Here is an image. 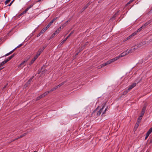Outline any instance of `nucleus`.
Returning a JSON list of instances; mask_svg holds the SVG:
<instances>
[{
  "mask_svg": "<svg viewBox=\"0 0 152 152\" xmlns=\"http://www.w3.org/2000/svg\"><path fill=\"white\" fill-rule=\"evenodd\" d=\"M1 66H1V65L0 64V70H1V69H3V68L1 67Z\"/></svg>",
  "mask_w": 152,
  "mask_h": 152,
  "instance_id": "bf43d9fd",
  "label": "nucleus"
},
{
  "mask_svg": "<svg viewBox=\"0 0 152 152\" xmlns=\"http://www.w3.org/2000/svg\"><path fill=\"white\" fill-rule=\"evenodd\" d=\"M119 59V57H118V56L115 57L114 58L110 60L111 63L114 62L115 61L118 60Z\"/></svg>",
  "mask_w": 152,
  "mask_h": 152,
  "instance_id": "9d476101",
  "label": "nucleus"
},
{
  "mask_svg": "<svg viewBox=\"0 0 152 152\" xmlns=\"http://www.w3.org/2000/svg\"><path fill=\"white\" fill-rule=\"evenodd\" d=\"M40 99H39V97L38 96V97H37L36 99V101H38Z\"/></svg>",
  "mask_w": 152,
  "mask_h": 152,
  "instance_id": "603ef678",
  "label": "nucleus"
},
{
  "mask_svg": "<svg viewBox=\"0 0 152 152\" xmlns=\"http://www.w3.org/2000/svg\"><path fill=\"white\" fill-rule=\"evenodd\" d=\"M34 152H37L36 151H34Z\"/></svg>",
  "mask_w": 152,
  "mask_h": 152,
  "instance_id": "e2e57ef3",
  "label": "nucleus"
},
{
  "mask_svg": "<svg viewBox=\"0 0 152 152\" xmlns=\"http://www.w3.org/2000/svg\"><path fill=\"white\" fill-rule=\"evenodd\" d=\"M38 58V57L36 55L33 58L35 60L36 59H37Z\"/></svg>",
  "mask_w": 152,
  "mask_h": 152,
  "instance_id": "ea45409f",
  "label": "nucleus"
},
{
  "mask_svg": "<svg viewBox=\"0 0 152 152\" xmlns=\"http://www.w3.org/2000/svg\"><path fill=\"white\" fill-rule=\"evenodd\" d=\"M15 54H16L15 53L13 54L11 56L7 59H6L8 61L10 60H11L13 57L15 55Z\"/></svg>",
  "mask_w": 152,
  "mask_h": 152,
  "instance_id": "dca6fc26",
  "label": "nucleus"
},
{
  "mask_svg": "<svg viewBox=\"0 0 152 152\" xmlns=\"http://www.w3.org/2000/svg\"><path fill=\"white\" fill-rule=\"evenodd\" d=\"M11 0H7L5 1V4H7Z\"/></svg>",
  "mask_w": 152,
  "mask_h": 152,
  "instance_id": "473e14b6",
  "label": "nucleus"
},
{
  "mask_svg": "<svg viewBox=\"0 0 152 152\" xmlns=\"http://www.w3.org/2000/svg\"><path fill=\"white\" fill-rule=\"evenodd\" d=\"M26 133H25L21 135L20 137L12 140V141H11V142H12V141H14L15 140H17L20 138H22V137L25 136L26 135Z\"/></svg>",
  "mask_w": 152,
  "mask_h": 152,
  "instance_id": "f8f14e48",
  "label": "nucleus"
},
{
  "mask_svg": "<svg viewBox=\"0 0 152 152\" xmlns=\"http://www.w3.org/2000/svg\"><path fill=\"white\" fill-rule=\"evenodd\" d=\"M146 108V107L145 106H144L142 108V109L141 113V115H140V116H141V117H142L143 116L145 111Z\"/></svg>",
  "mask_w": 152,
  "mask_h": 152,
  "instance_id": "423d86ee",
  "label": "nucleus"
},
{
  "mask_svg": "<svg viewBox=\"0 0 152 152\" xmlns=\"http://www.w3.org/2000/svg\"><path fill=\"white\" fill-rule=\"evenodd\" d=\"M131 37L130 36H129V37H127L126 38V40H128Z\"/></svg>",
  "mask_w": 152,
  "mask_h": 152,
  "instance_id": "5fc2aeb1",
  "label": "nucleus"
},
{
  "mask_svg": "<svg viewBox=\"0 0 152 152\" xmlns=\"http://www.w3.org/2000/svg\"><path fill=\"white\" fill-rule=\"evenodd\" d=\"M137 32V31H136V32H135L134 33H133L131 36H130L131 37L132 36H134L135 35H136Z\"/></svg>",
  "mask_w": 152,
  "mask_h": 152,
  "instance_id": "7c9ffc66",
  "label": "nucleus"
},
{
  "mask_svg": "<svg viewBox=\"0 0 152 152\" xmlns=\"http://www.w3.org/2000/svg\"><path fill=\"white\" fill-rule=\"evenodd\" d=\"M28 59H26L23 62L21 63L20 64H19L18 66V68L20 67H21L22 68L24 66H25V65H24V64L28 61Z\"/></svg>",
  "mask_w": 152,
  "mask_h": 152,
  "instance_id": "20e7f679",
  "label": "nucleus"
},
{
  "mask_svg": "<svg viewBox=\"0 0 152 152\" xmlns=\"http://www.w3.org/2000/svg\"><path fill=\"white\" fill-rule=\"evenodd\" d=\"M129 53H128V51H127V50H126V51H124L121 53L118 56V57H119V58L121 57H124L126 55L128 54Z\"/></svg>",
  "mask_w": 152,
  "mask_h": 152,
  "instance_id": "f03ea898",
  "label": "nucleus"
},
{
  "mask_svg": "<svg viewBox=\"0 0 152 152\" xmlns=\"http://www.w3.org/2000/svg\"><path fill=\"white\" fill-rule=\"evenodd\" d=\"M92 3V2L91 1H89L88 4H87L86 5H85V6L87 8V7L89 6Z\"/></svg>",
  "mask_w": 152,
  "mask_h": 152,
  "instance_id": "a878e982",
  "label": "nucleus"
},
{
  "mask_svg": "<svg viewBox=\"0 0 152 152\" xmlns=\"http://www.w3.org/2000/svg\"><path fill=\"white\" fill-rule=\"evenodd\" d=\"M8 61V60L6 59L3 61L0 64L1 66H2L6 63H7Z\"/></svg>",
  "mask_w": 152,
  "mask_h": 152,
  "instance_id": "6ab92c4d",
  "label": "nucleus"
},
{
  "mask_svg": "<svg viewBox=\"0 0 152 152\" xmlns=\"http://www.w3.org/2000/svg\"><path fill=\"white\" fill-rule=\"evenodd\" d=\"M46 30L45 29V28H43L42 30L41 31H40V32H41V33H42V34H43V33H44V32H45V31H46Z\"/></svg>",
  "mask_w": 152,
  "mask_h": 152,
  "instance_id": "bb28decb",
  "label": "nucleus"
},
{
  "mask_svg": "<svg viewBox=\"0 0 152 152\" xmlns=\"http://www.w3.org/2000/svg\"><path fill=\"white\" fill-rule=\"evenodd\" d=\"M48 94V92H45L44 93L42 94L41 95L39 96L38 97L39 98V99H40L41 98L44 97Z\"/></svg>",
  "mask_w": 152,
  "mask_h": 152,
  "instance_id": "6e6552de",
  "label": "nucleus"
},
{
  "mask_svg": "<svg viewBox=\"0 0 152 152\" xmlns=\"http://www.w3.org/2000/svg\"><path fill=\"white\" fill-rule=\"evenodd\" d=\"M105 104H106L105 103L104 104H103V106H102V108L101 109H100L99 110V111L97 113V116H99V115H100L101 114V113H102V112L103 110L104 109V107H105Z\"/></svg>",
  "mask_w": 152,
  "mask_h": 152,
  "instance_id": "7ed1b4c3",
  "label": "nucleus"
},
{
  "mask_svg": "<svg viewBox=\"0 0 152 152\" xmlns=\"http://www.w3.org/2000/svg\"><path fill=\"white\" fill-rule=\"evenodd\" d=\"M106 63H107V65L109 64H111V63H110V60L109 61H107V62H106Z\"/></svg>",
  "mask_w": 152,
  "mask_h": 152,
  "instance_id": "a18cd8bd",
  "label": "nucleus"
},
{
  "mask_svg": "<svg viewBox=\"0 0 152 152\" xmlns=\"http://www.w3.org/2000/svg\"><path fill=\"white\" fill-rule=\"evenodd\" d=\"M58 88V86H56L55 87L52 88L50 91H47L46 92H48V94L50 93L53 91L56 90Z\"/></svg>",
  "mask_w": 152,
  "mask_h": 152,
  "instance_id": "4468645a",
  "label": "nucleus"
},
{
  "mask_svg": "<svg viewBox=\"0 0 152 152\" xmlns=\"http://www.w3.org/2000/svg\"><path fill=\"white\" fill-rule=\"evenodd\" d=\"M107 65V64L106 62L105 63L102 64V66H103V67Z\"/></svg>",
  "mask_w": 152,
  "mask_h": 152,
  "instance_id": "e433bc0d",
  "label": "nucleus"
},
{
  "mask_svg": "<svg viewBox=\"0 0 152 152\" xmlns=\"http://www.w3.org/2000/svg\"><path fill=\"white\" fill-rule=\"evenodd\" d=\"M61 26H60L57 29V30L58 31H59L60 32V31H61Z\"/></svg>",
  "mask_w": 152,
  "mask_h": 152,
  "instance_id": "4c0bfd02",
  "label": "nucleus"
},
{
  "mask_svg": "<svg viewBox=\"0 0 152 152\" xmlns=\"http://www.w3.org/2000/svg\"><path fill=\"white\" fill-rule=\"evenodd\" d=\"M149 134L146 133V134L145 137V140H146L147 138L148 137V136H149Z\"/></svg>",
  "mask_w": 152,
  "mask_h": 152,
  "instance_id": "72a5a7b5",
  "label": "nucleus"
},
{
  "mask_svg": "<svg viewBox=\"0 0 152 152\" xmlns=\"http://www.w3.org/2000/svg\"><path fill=\"white\" fill-rule=\"evenodd\" d=\"M149 143H150V144H151L152 143V139L151 140V141H150Z\"/></svg>",
  "mask_w": 152,
  "mask_h": 152,
  "instance_id": "13d9d810",
  "label": "nucleus"
},
{
  "mask_svg": "<svg viewBox=\"0 0 152 152\" xmlns=\"http://www.w3.org/2000/svg\"><path fill=\"white\" fill-rule=\"evenodd\" d=\"M41 54V53H40L37 51V54H36V55L38 57Z\"/></svg>",
  "mask_w": 152,
  "mask_h": 152,
  "instance_id": "2f4dec72",
  "label": "nucleus"
},
{
  "mask_svg": "<svg viewBox=\"0 0 152 152\" xmlns=\"http://www.w3.org/2000/svg\"><path fill=\"white\" fill-rule=\"evenodd\" d=\"M33 4H31V5H30L29 7H28L27 8H28V9L29 10L31 8V7H32L33 6Z\"/></svg>",
  "mask_w": 152,
  "mask_h": 152,
  "instance_id": "58836bf2",
  "label": "nucleus"
},
{
  "mask_svg": "<svg viewBox=\"0 0 152 152\" xmlns=\"http://www.w3.org/2000/svg\"><path fill=\"white\" fill-rule=\"evenodd\" d=\"M136 84L135 83H133L132 85L130 86L128 88V91H124V94H126L128 93L130 90L132 89L133 88L136 86Z\"/></svg>",
  "mask_w": 152,
  "mask_h": 152,
  "instance_id": "f257e3e1",
  "label": "nucleus"
},
{
  "mask_svg": "<svg viewBox=\"0 0 152 152\" xmlns=\"http://www.w3.org/2000/svg\"><path fill=\"white\" fill-rule=\"evenodd\" d=\"M68 22V21H66L64 23L62 26V28L64 27L67 25V23Z\"/></svg>",
  "mask_w": 152,
  "mask_h": 152,
  "instance_id": "393cba45",
  "label": "nucleus"
},
{
  "mask_svg": "<svg viewBox=\"0 0 152 152\" xmlns=\"http://www.w3.org/2000/svg\"><path fill=\"white\" fill-rule=\"evenodd\" d=\"M16 48H15L13 50H12L11 51H10V52H9V53L6 54H5L4 56H3V57H4V56H7L10 54H12L13 52H14V51L15 50V49H16Z\"/></svg>",
  "mask_w": 152,
  "mask_h": 152,
  "instance_id": "ddd939ff",
  "label": "nucleus"
},
{
  "mask_svg": "<svg viewBox=\"0 0 152 152\" xmlns=\"http://www.w3.org/2000/svg\"><path fill=\"white\" fill-rule=\"evenodd\" d=\"M87 8L85 6L82 9V11H83Z\"/></svg>",
  "mask_w": 152,
  "mask_h": 152,
  "instance_id": "f704fd0d",
  "label": "nucleus"
},
{
  "mask_svg": "<svg viewBox=\"0 0 152 152\" xmlns=\"http://www.w3.org/2000/svg\"><path fill=\"white\" fill-rule=\"evenodd\" d=\"M43 0H38V1H37V2H40L41 1H42Z\"/></svg>",
  "mask_w": 152,
  "mask_h": 152,
  "instance_id": "4d7b16f0",
  "label": "nucleus"
},
{
  "mask_svg": "<svg viewBox=\"0 0 152 152\" xmlns=\"http://www.w3.org/2000/svg\"><path fill=\"white\" fill-rule=\"evenodd\" d=\"M22 44H20L17 47V48L20 47L21 46H22Z\"/></svg>",
  "mask_w": 152,
  "mask_h": 152,
  "instance_id": "6e6d98bb",
  "label": "nucleus"
},
{
  "mask_svg": "<svg viewBox=\"0 0 152 152\" xmlns=\"http://www.w3.org/2000/svg\"><path fill=\"white\" fill-rule=\"evenodd\" d=\"M143 28H144L143 27H142V26L137 30V32H138L140 31Z\"/></svg>",
  "mask_w": 152,
  "mask_h": 152,
  "instance_id": "4be33fe9",
  "label": "nucleus"
},
{
  "mask_svg": "<svg viewBox=\"0 0 152 152\" xmlns=\"http://www.w3.org/2000/svg\"><path fill=\"white\" fill-rule=\"evenodd\" d=\"M57 17L53 18L48 25L49 27L52 24L53 22L57 19Z\"/></svg>",
  "mask_w": 152,
  "mask_h": 152,
  "instance_id": "9b49d317",
  "label": "nucleus"
},
{
  "mask_svg": "<svg viewBox=\"0 0 152 152\" xmlns=\"http://www.w3.org/2000/svg\"><path fill=\"white\" fill-rule=\"evenodd\" d=\"M45 48V47H44L41 48L39 49L38 52L41 53L43 52Z\"/></svg>",
  "mask_w": 152,
  "mask_h": 152,
  "instance_id": "f3484780",
  "label": "nucleus"
},
{
  "mask_svg": "<svg viewBox=\"0 0 152 152\" xmlns=\"http://www.w3.org/2000/svg\"><path fill=\"white\" fill-rule=\"evenodd\" d=\"M152 132V127H151L148 131L147 133L150 134Z\"/></svg>",
  "mask_w": 152,
  "mask_h": 152,
  "instance_id": "412c9836",
  "label": "nucleus"
},
{
  "mask_svg": "<svg viewBox=\"0 0 152 152\" xmlns=\"http://www.w3.org/2000/svg\"><path fill=\"white\" fill-rule=\"evenodd\" d=\"M49 27H50L48 25H47L45 28L46 30H47Z\"/></svg>",
  "mask_w": 152,
  "mask_h": 152,
  "instance_id": "c03bdc74",
  "label": "nucleus"
},
{
  "mask_svg": "<svg viewBox=\"0 0 152 152\" xmlns=\"http://www.w3.org/2000/svg\"><path fill=\"white\" fill-rule=\"evenodd\" d=\"M74 32V31H72L71 33L69 35L62 41L60 43V44L62 45L64 43V42Z\"/></svg>",
  "mask_w": 152,
  "mask_h": 152,
  "instance_id": "39448f33",
  "label": "nucleus"
},
{
  "mask_svg": "<svg viewBox=\"0 0 152 152\" xmlns=\"http://www.w3.org/2000/svg\"><path fill=\"white\" fill-rule=\"evenodd\" d=\"M136 49H135L133 47L131 49H130L129 50L128 53H132L134 52Z\"/></svg>",
  "mask_w": 152,
  "mask_h": 152,
  "instance_id": "a211bd4d",
  "label": "nucleus"
},
{
  "mask_svg": "<svg viewBox=\"0 0 152 152\" xmlns=\"http://www.w3.org/2000/svg\"><path fill=\"white\" fill-rule=\"evenodd\" d=\"M8 84H7L6 85L3 87V90H4V89L7 87V85Z\"/></svg>",
  "mask_w": 152,
  "mask_h": 152,
  "instance_id": "8fccbe9b",
  "label": "nucleus"
},
{
  "mask_svg": "<svg viewBox=\"0 0 152 152\" xmlns=\"http://www.w3.org/2000/svg\"><path fill=\"white\" fill-rule=\"evenodd\" d=\"M140 123L137 122L134 128V130H136L139 125Z\"/></svg>",
  "mask_w": 152,
  "mask_h": 152,
  "instance_id": "2eb2a0df",
  "label": "nucleus"
},
{
  "mask_svg": "<svg viewBox=\"0 0 152 152\" xmlns=\"http://www.w3.org/2000/svg\"><path fill=\"white\" fill-rule=\"evenodd\" d=\"M142 117H141V116H140L137 119V122H138V123H140L141 121V120H142Z\"/></svg>",
  "mask_w": 152,
  "mask_h": 152,
  "instance_id": "aec40b11",
  "label": "nucleus"
},
{
  "mask_svg": "<svg viewBox=\"0 0 152 152\" xmlns=\"http://www.w3.org/2000/svg\"><path fill=\"white\" fill-rule=\"evenodd\" d=\"M132 3V2L130 0L127 3V4H126V5H128L130 3Z\"/></svg>",
  "mask_w": 152,
  "mask_h": 152,
  "instance_id": "09e8293b",
  "label": "nucleus"
},
{
  "mask_svg": "<svg viewBox=\"0 0 152 152\" xmlns=\"http://www.w3.org/2000/svg\"><path fill=\"white\" fill-rule=\"evenodd\" d=\"M115 14H114L113 16V17L111 18V19H112V20H113V19H114L115 18Z\"/></svg>",
  "mask_w": 152,
  "mask_h": 152,
  "instance_id": "79ce46f5",
  "label": "nucleus"
},
{
  "mask_svg": "<svg viewBox=\"0 0 152 152\" xmlns=\"http://www.w3.org/2000/svg\"><path fill=\"white\" fill-rule=\"evenodd\" d=\"M109 108L108 106H107L105 108L104 112L102 113V114L103 115L105 113V112L108 110V109Z\"/></svg>",
  "mask_w": 152,
  "mask_h": 152,
  "instance_id": "5701e85b",
  "label": "nucleus"
},
{
  "mask_svg": "<svg viewBox=\"0 0 152 152\" xmlns=\"http://www.w3.org/2000/svg\"><path fill=\"white\" fill-rule=\"evenodd\" d=\"M42 34L41 33V32H40L39 34L37 35V37H39L40 35H41Z\"/></svg>",
  "mask_w": 152,
  "mask_h": 152,
  "instance_id": "37998d69",
  "label": "nucleus"
},
{
  "mask_svg": "<svg viewBox=\"0 0 152 152\" xmlns=\"http://www.w3.org/2000/svg\"><path fill=\"white\" fill-rule=\"evenodd\" d=\"M103 66H102V64L100 66H98V69H100L102 67H103Z\"/></svg>",
  "mask_w": 152,
  "mask_h": 152,
  "instance_id": "49530a36",
  "label": "nucleus"
},
{
  "mask_svg": "<svg viewBox=\"0 0 152 152\" xmlns=\"http://www.w3.org/2000/svg\"><path fill=\"white\" fill-rule=\"evenodd\" d=\"M33 79V78L32 77H31V78H30V79H29V80L27 82V84H29L30 82V81H31L32 79Z\"/></svg>",
  "mask_w": 152,
  "mask_h": 152,
  "instance_id": "c85d7f7f",
  "label": "nucleus"
},
{
  "mask_svg": "<svg viewBox=\"0 0 152 152\" xmlns=\"http://www.w3.org/2000/svg\"><path fill=\"white\" fill-rule=\"evenodd\" d=\"M135 0H131L130 1H131L132 2H133Z\"/></svg>",
  "mask_w": 152,
  "mask_h": 152,
  "instance_id": "052dcab7",
  "label": "nucleus"
},
{
  "mask_svg": "<svg viewBox=\"0 0 152 152\" xmlns=\"http://www.w3.org/2000/svg\"><path fill=\"white\" fill-rule=\"evenodd\" d=\"M13 1L14 0H13L11 2L10 4L9 5H8V6H10L12 5V4L13 3Z\"/></svg>",
  "mask_w": 152,
  "mask_h": 152,
  "instance_id": "3c124183",
  "label": "nucleus"
},
{
  "mask_svg": "<svg viewBox=\"0 0 152 152\" xmlns=\"http://www.w3.org/2000/svg\"><path fill=\"white\" fill-rule=\"evenodd\" d=\"M65 83V82H62L61 83V84H59V85H58V86H58V87H60L61 86H62V85H63V84H64Z\"/></svg>",
  "mask_w": 152,
  "mask_h": 152,
  "instance_id": "cd10ccee",
  "label": "nucleus"
},
{
  "mask_svg": "<svg viewBox=\"0 0 152 152\" xmlns=\"http://www.w3.org/2000/svg\"><path fill=\"white\" fill-rule=\"evenodd\" d=\"M35 60L33 58L31 60V62L29 63V65H30L32 64Z\"/></svg>",
  "mask_w": 152,
  "mask_h": 152,
  "instance_id": "b1692460",
  "label": "nucleus"
},
{
  "mask_svg": "<svg viewBox=\"0 0 152 152\" xmlns=\"http://www.w3.org/2000/svg\"><path fill=\"white\" fill-rule=\"evenodd\" d=\"M26 12L24 11H23L22 13H21L20 15V16H21L23 14H24L26 13Z\"/></svg>",
  "mask_w": 152,
  "mask_h": 152,
  "instance_id": "c9c22d12",
  "label": "nucleus"
},
{
  "mask_svg": "<svg viewBox=\"0 0 152 152\" xmlns=\"http://www.w3.org/2000/svg\"><path fill=\"white\" fill-rule=\"evenodd\" d=\"M48 94V92H45L44 93L42 94L41 95L39 96L38 97L39 98V99H40L41 98L44 97Z\"/></svg>",
  "mask_w": 152,
  "mask_h": 152,
  "instance_id": "0eeeda50",
  "label": "nucleus"
},
{
  "mask_svg": "<svg viewBox=\"0 0 152 152\" xmlns=\"http://www.w3.org/2000/svg\"><path fill=\"white\" fill-rule=\"evenodd\" d=\"M57 30L54 33H55L56 34H58L59 32Z\"/></svg>",
  "mask_w": 152,
  "mask_h": 152,
  "instance_id": "de8ad7c7",
  "label": "nucleus"
},
{
  "mask_svg": "<svg viewBox=\"0 0 152 152\" xmlns=\"http://www.w3.org/2000/svg\"><path fill=\"white\" fill-rule=\"evenodd\" d=\"M37 16V15H34L33 17H31V18H35Z\"/></svg>",
  "mask_w": 152,
  "mask_h": 152,
  "instance_id": "a19ab883",
  "label": "nucleus"
},
{
  "mask_svg": "<svg viewBox=\"0 0 152 152\" xmlns=\"http://www.w3.org/2000/svg\"><path fill=\"white\" fill-rule=\"evenodd\" d=\"M78 54V53H77L76 54V55H77Z\"/></svg>",
  "mask_w": 152,
  "mask_h": 152,
  "instance_id": "680f3d73",
  "label": "nucleus"
},
{
  "mask_svg": "<svg viewBox=\"0 0 152 152\" xmlns=\"http://www.w3.org/2000/svg\"><path fill=\"white\" fill-rule=\"evenodd\" d=\"M152 22V20H151L149 21L146 22L145 24L143 25L142 26L144 28H145L148 25L149 23H151Z\"/></svg>",
  "mask_w": 152,
  "mask_h": 152,
  "instance_id": "1a4fd4ad",
  "label": "nucleus"
},
{
  "mask_svg": "<svg viewBox=\"0 0 152 152\" xmlns=\"http://www.w3.org/2000/svg\"><path fill=\"white\" fill-rule=\"evenodd\" d=\"M29 10L28 8H27L24 10V11L26 12Z\"/></svg>",
  "mask_w": 152,
  "mask_h": 152,
  "instance_id": "864d4df0",
  "label": "nucleus"
},
{
  "mask_svg": "<svg viewBox=\"0 0 152 152\" xmlns=\"http://www.w3.org/2000/svg\"><path fill=\"white\" fill-rule=\"evenodd\" d=\"M56 34H55V33H53L52 34V35H51V37H50V38H53L55 36V35H56Z\"/></svg>",
  "mask_w": 152,
  "mask_h": 152,
  "instance_id": "c756f323",
  "label": "nucleus"
}]
</instances>
